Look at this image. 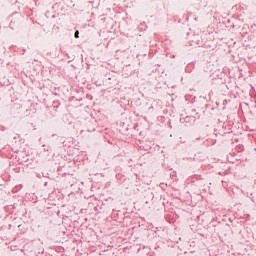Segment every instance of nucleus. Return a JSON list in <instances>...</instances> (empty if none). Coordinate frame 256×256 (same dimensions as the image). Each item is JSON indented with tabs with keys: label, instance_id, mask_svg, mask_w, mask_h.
Wrapping results in <instances>:
<instances>
[{
	"label": "nucleus",
	"instance_id": "obj_1",
	"mask_svg": "<svg viewBox=\"0 0 256 256\" xmlns=\"http://www.w3.org/2000/svg\"><path fill=\"white\" fill-rule=\"evenodd\" d=\"M74 37H75L76 39H79V31H76V32H75Z\"/></svg>",
	"mask_w": 256,
	"mask_h": 256
}]
</instances>
